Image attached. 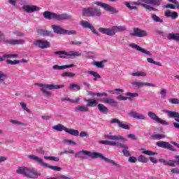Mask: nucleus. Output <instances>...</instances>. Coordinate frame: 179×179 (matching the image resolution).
Listing matches in <instances>:
<instances>
[{"label":"nucleus","instance_id":"nucleus-1","mask_svg":"<svg viewBox=\"0 0 179 179\" xmlns=\"http://www.w3.org/2000/svg\"><path fill=\"white\" fill-rule=\"evenodd\" d=\"M86 156H88L92 159H101V160H104V162L110 163V164H113V166H115L116 169H121V167H122L121 164L115 162L114 159H110L108 158H106V157H104V155H103V154L100 152H92L90 151L83 150L81 151H78V152L75 153L76 158L85 159H86Z\"/></svg>","mask_w":179,"mask_h":179},{"label":"nucleus","instance_id":"nucleus-2","mask_svg":"<svg viewBox=\"0 0 179 179\" xmlns=\"http://www.w3.org/2000/svg\"><path fill=\"white\" fill-rule=\"evenodd\" d=\"M17 174H22L27 178H38L41 176V173L37 171L36 169H31L26 166H20L16 170Z\"/></svg>","mask_w":179,"mask_h":179},{"label":"nucleus","instance_id":"nucleus-3","mask_svg":"<svg viewBox=\"0 0 179 179\" xmlns=\"http://www.w3.org/2000/svg\"><path fill=\"white\" fill-rule=\"evenodd\" d=\"M35 86H38L41 87V92L47 97L51 96V92L48 90H55L57 89H62L64 87V85H52V84H43V83H35Z\"/></svg>","mask_w":179,"mask_h":179},{"label":"nucleus","instance_id":"nucleus-4","mask_svg":"<svg viewBox=\"0 0 179 179\" xmlns=\"http://www.w3.org/2000/svg\"><path fill=\"white\" fill-rule=\"evenodd\" d=\"M125 30H127V27L125 26H113L110 28H99V33H102V34H106V36H110V37L115 36V33H118V31H125Z\"/></svg>","mask_w":179,"mask_h":179},{"label":"nucleus","instance_id":"nucleus-5","mask_svg":"<svg viewBox=\"0 0 179 179\" xmlns=\"http://www.w3.org/2000/svg\"><path fill=\"white\" fill-rule=\"evenodd\" d=\"M102 15L101 10L96 7H87L83 9V15L87 17H100Z\"/></svg>","mask_w":179,"mask_h":179},{"label":"nucleus","instance_id":"nucleus-6","mask_svg":"<svg viewBox=\"0 0 179 179\" xmlns=\"http://www.w3.org/2000/svg\"><path fill=\"white\" fill-rule=\"evenodd\" d=\"M43 17L45 19H48V20H51V19H55V20H66V19H69V17L66 14H60L58 15L55 13H51L50 11H45L43 13Z\"/></svg>","mask_w":179,"mask_h":179},{"label":"nucleus","instance_id":"nucleus-7","mask_svg":"<svg viewBox=\"0 0 179 179\" xmlns=\"http://www.w3.org/2000/svg\"><path fill=\"white\" fill-rule=\"evenodd\" d=\"M52 129H55V131H57L58 132H62V131H64V132H66L73 136H79V131L65 127L64 124H56L52 127Z\"/></svg>","mask_w":179,"mask_h":179},{"label":"nucleus","instance_id":"nucleus-8","mask_svg":"<svg viewBox=\"0 0 179 179\" xmlns=\"http://www.w3.org/2000/svg\"><path fill=\"white\" fill-rule=\"evenodd\" d=\"M3 43L6 45H18L19 44H24V41L23 40H16V39H5V35L1 34L0 32V43Z\"/></svg>","mask_w":179,"mask_h":179},{"label":"nucleus","instance_id":"nucleus-9","mask_svg":"<svg viewBox=\"0 0 179 179\" xmlns=\"http://www.w3.org/2000/svg\"><path fill=\"white\" fill-rule=\"evenodd\" d=\"M92 5H97V6L103 8V9H104V10H106L107 12H112V13H118V10L115 9V8L101 1H94L92 2Z\"/></svg>","mask_w":179,"mask_h":179},{"label":"nucleus","instance_id":"nucleus-10","mask_svg":"<svg viewBox=\"0 0 179 179\" xmlns=\"http://www.w3.org/2000/svg\"><path fill=\"white\" fill-rule=\"evenodd\" d=\"M148 115L151 120H153V121H156V122H159V124H162V125H169V122H166L164 120H162L156 113L150 111L148 113Z\"/></svg>","mask_w":179,"mask_h":179},{"label":"nucleus","instance_id":"nucleus-11","mask_svg":"<svg viewBox=\"0 0 179 179\" xmlns=\"http://www.w3.org/2000/svg\"><path fill=\"white\" fill-rule=\"evenodd\" d=\"M80 25L82 27H84V29H90L91 31H92V33L96 36H100V33H99V31H97L93 25H92V24H90V22L88 21L82 20L80 22Z\"/></svg>","mask_w":179,"mask_h":179},{"label":"nucleus","instance_id":"nucleus-12","mask_svg":"<svg viewBox=\"0 0 179 179\" xmlns=\"http://www.w3.org/2000/svg\"><path fill=\"white\" fill-rule=\"evenodd\" d=\"M130 34L134 37H146V36H148V32L139 28H134L133 33Z\"/></svg>","mask_w":179,"mask_h":179},{"label":"nucleus","instance_id":"nucleus-13","mask_svg":"<svg viewBox=\"0 0 179 179\" xmlns=\"http://www.w3.org/2000/svg\"><path fill=\"white\" fill-rule=\"evenodd\" d=\"M157 146L162 148L163 149H169V150H171L172 152H176V148H174L171 144H169V142L157 141Z\"/></svg>","mask_w":179,"mask_h":179},{"label":"nucleus","instance_id":"nucleus-14","mask_svg":"<svg viewBox=\"0 0 179 179\" xmlns=\"http://www.w3.org/2000/svg\"><path fill=\"white\" fill-rule=\"evenodd\" d=\"M34 45L44 50L45 48H50V44L48 41L37 40L34 43Z\"/></svg>","mask_w":179,"mask_h":179},{"label":"nucleus","instance_id":"nucleus-15","mask_svg":"<svg viewBox=\"0 0 179 179\" xmlns=\"http://www.w3.org/2000/svg\"><path fill=\"white\" fill-rule=\"evenodd\" d=\"M129 47H131V48H134V50H136V51L143 52V54H145L146 55H150V57H152V53H150V52L146 50L143 48H141V46L136 45V43H131L129 45Z\"/></svg>","mask_w":179,"mask_h":179},{"label":"nucleus","instance_id":"nucleus-16","mask_svg":"<svg viewBox=\"0 0 179 179\" xmlns=\"http://www.w3.org/2000/svg\"><path fill=\"white\" fill-rule=\"evenodd\" d=\"M132 86L136 87V89H141V87H143V86H148L150 87H155V84H152L150 83H143L141 81H134L131 83Z\"/></svg>","mask_w":179,"mask_h":179},{"label":"nucleus","instance_id":"nucleus-17","mask_svg":"<svg viewBox=\"0 0 179 179\" xmlns=\"http://www.w3.org/2000/svg\"><path fill=\"white\" fill-rule=\"evenodd\" d=\"M105 139L108 141H126L125 138L122 136L113 135V133L110 132L108 134L104 135Z\"/></svg>","mask_w":179,"mask_h":179},{"label":"nucleus","instance_id":"nucleus-18","mask_svg":"<svg viewBox=\"0 0 179 179\" xmlns=\"http://www.w3.org/2000/svg\"><path fill=\"white\" fill-rule=\"evenodd\" d=\"M55 54L56 55H68L70 57H80V55H82V53L73 51L69 52V53L66 51H56L55 52Z\"/></svg>","mask_w":179,"mask_h":179},{"label":"nucleus","instance_id":"nucleus-19","mask_svg":"<svg viewBox=\"0 0 179 179\" xmlns=\"http://www.w3.org/2000/svg\"><path fill=\"white\" fill-rule=\"evenodd\" d=\"M99 143L101 145H108L109 146H116L117 148H124V145H122L120 142L111 141H100Z\"/></svg>","mask_w":179,"mask_h":179},{"label":"nucleus","instance_id":"nucleus-20","mask_svg":"<svg viewBox=\"0 0 179 179\" xmlns=\"http://www.w3.org/2000/svg\"><path fill=\"white\" fill-rule=\"evenodd\" d=\"M37 34L38 36H41L42 37H53L54 33L51 31L45 30V29H38Z\"/></svg>","mask_w":179,"mask_h":179},{"label":"nucleus","instance_id":"nucleus-21","mask_svg":"<svg viewBox=\"0 0 179 179\" xmlns=\"http://www.w3.org/2000/svg\"><path fill=\"white\" fill-rule=\"evenodd\" d=\"M117 124L119 125V128H122V129H130L131 127L128 124H125L122 123V122L120 121L118 119H111L110 124Z\"/></svg>","mask_w":179,"mask_h":179},{"label":"nucleus","instance_id":"nucleus-22","mask_svg":"<svg viewBox=\"0 0 179 179\" xmlns=\"http://www.w3.org/2000/svg\"><path fill=\"white\" fill-rule=\"evenodd\" d=\"M162 111L163 113H166V114L168 115V117H169L170 118H175V121H176V122H179L178 113L167 110H164Z\"/></svg>","mask_w":179,"mask_h":179},{"label":"nucleus","instance_id":"nucleus-23","mask_svg":"<svg viewBox=\"0 0 179 179\" xmlns=\"http://www.w3.org/2000/svg\"><path fill=\"white\" fill-rule=\"evenodd\" d=\"M128 115H129V117H131L132 118H136L137 120H145V115L132 110H130L128 113Z\"/></svg>","mask_w":179,"mask_h":179},{"label":"nucleus","instance_id":"nucleus-24","mask_svg":"<svg viewBox=\"0 0 179 179\" xmlns=\"http://www.w3.org/2000/svg\"><path fill=\"white\" fill-rule=\"evenodd\" d=\"M164 15L166 17H171V19H173V20H176V19L178 18V13L173 11L171 13V11H170V10H167L165 11L164 13Z\"/></svg>","mask_w":179,"mask_h":179},{"label":"nucleus","instance_id":"nucleus-25","mask_svg":"<svg viewBox=\"0 0 179 179\" xmlns=\"http://www.w3.org/2000/svg\"><path fill=\"white\" fill-rule=\"evenodd\" d=\"M29 158L31 159V160H34V162H37L42 167H45L47 166V163H45L43 159L36 155H29Z\"/></svg>","mask_w":179,"mask_h":179},{"label":"nucleus","instance_id":"nucleus-26","mask_svg":"<svg viewBox=\"0 0 179 179\" xmlns=\"http://www.w3.org/2000/svg\"><path fill=\"white\" fill-rule=\"evenodd\" d=\"M131 5H137V6H143V8H145L146 10H154L156 11L157 9L155 8L153 6L145 4V3H141L139 2H133Z\"/></svg>","mask_w":179,"mask_h":179},{"label":"nucleus","instance_id":"nucleus-27","mask_svg":"<svg viewBox=\"0 0 179 179\" xmlns=\"http://www.w3.org/2000/svg\"><path fill=\"white\" fill-rule=\"evenodd\" d=\"M52 29H53L54 33H56V34H65V29L64 28L61 27L58 25H52Z\"/></svg>","mask_w":179,"mask_h":179},{"label":"nucleus","instance_id":"nucleus-28","mask_svg":"<svg viewBox=\"0 0 179 179\" xmlns=\"http://www.w3.org/2000/svg\"><path fill=\"white\" fill-rule=\"evenodd\" d=\"M73 64H66L64 66H59L58 64L54 65L52 66V69L55 71H64V69H66L68 68H73Z\"/></svg>","mask_w":179,"mask_h":179},{"label":"nucleus","instance_id":"nucleus-29","mask_svg":"<svg viewBox=\"0 0 179 179\" xmlns=\"http://www.w3.org/2000/svg\"><path fill=\"white\" fill-rule=\"evenodd\" d=\"M168 40H173L175 41H179V33H171L166 35Z\"/></svg>","mask_w":179,"mask_h":179},{"label":"nucleus","instance_id":"nucleus-30","mask_svg":"<svg viewBox=\"0 0 179 179\" xmlns=\"http://www.w3.org/2000/svg\"><path fill=\"white\" fill-rule=\"evenodd\" d=\"M121 145H122L124 147H117V148H121L122 149H123L122 153H123L124 156L125 157H131V153L129 152V151H128V150L129 149L128 145H127V144H122V143H121Z\"/></svg>","mask_w":179,"mask_h":179},{"label":"nucleus","instance_id":"nucleus-31","mask_svg":"<svg viewBox=\"0 0 179 179\" xmlns=\"http://www.w3.org/2000/svg\"><path fill=\"white\" fill-rule=\"evenodd\" d=\"M98 110H99L100 113H103V114H108V108L104 106L103 103H99L97 106Z\"/></svg>","mask_w":179,"mask_h":179},{"label":"nucleus","instance_id":"nucleus-32","mask_svg":"<svg viewBox=\"0 0 179 179\" xmlns=\"http://www.w3.org/2000/svg\"><path fill=\"white\" fill-rule=\"evenodd\" d=\"M85 101L87 107H94L99 104V101L94 99H86Z\"/></svg>","mask_w":179,"mask_h":179},{"label":"nucleus","instance_id":"nucleus-33","mask_svg":"<svg viewBox=\"0 0 179 179\" xmlns=\"http://www.w3.org/2000/svg\"><path fill=\"white\" fill-rule=\"evenodd\" d=\"M23 9L25 10L28 13H33L37 10V6H25L23 7Z\"/></svg>","mask_w":179,"mask_h":179},{"label":"nucleus","instance_id":"nucleus-34","mask_svg":"<svg viewBox=\"0 0 179 179\" xmlns=\"http://www.w3.org/2000/svg\"><path fill=\"white\" fill-rule=\"evenodd\" d=\"M141 1L148 5H155V6H159V5H160V1L159 0H141Z\"/></svg>","mask_w":179,"mask_h":179},{"label":"nucleus","instance_id":"nucleus-35","mask_svg":"<svg viewBox=\"0 0 179 179\" xmlns=\"http://www.w3.org/2000/svg\"><path fill=\"white\" fill-rule=\"evenodd\" d=\"M80 101V99L76 98L75 99H71L70 98H62V101H69L70 103H72L73 104H78L79 101Z\"/></svg>","mask_w":179,"mask_h":179},{"label":"nucleus","instance_id":"nucleus-36","mask_svg":"<svg viewBox=\"0 0 179 179\" xmlns=\"http://www.w3.org/2000/svg\"><path fill=\"white\" fill-rule=\"evenodd\" d=\"M88 73L89 75H92V76H94V80L95 82L97 81V79H101V76H100V74H99L96 71H88Z\"/></svg>","mask_w":179,"mask_h":179},{"label":"nucleus","instance_id":"nucleus-37","mask_svg":"<svg viewBox=\"0 0 179 179\" xmlns=\"http://www.w3.org/2000/svg\"><path fill=\"white\" fill-rule=\"evenodd\" d=\"M141 150L144 155H147V156H155L157 155V152H155L153 151L148 150L145 148H141Z\"/></svg>","mask_w":179,"mask_h":179},{"label":"nucleus","instance_id":"nucleus-38","mask_svg":"<svg viewBox=\"0 0 179 179\" xmlns=\"http://www.w3.org/2000/svg\"><path fill=\"white\" fill-rule=\"evenodd\" d=\"M102 101L105 103V104H117V101L111 98L103 99Z\"/></svg>","mask_w":179,"mask_h":179},{"label":"nucleus","instance_id":"nucleus-39","mask_svg":"<svg viewBox=\"0 0 179 179\" xmlns=\"http://www.w3.org/2000/svg\"><path fill=\"white\" fill-rule=\"evenodd\" d=\"M46 169H50L51 170H53V171H61V167L57 166H51L48 165V164H46V166H45Z\"/></svg>","mask_w":179,"mask_h":179},{"label":"nucleus","instance_id":"nucleus-40","mask_svg":"<svg viewBox=\"0 0 179 179\" xmlns=\"http://www.w3.org/2000/svg\"><path fill=\"white\" fill-rule=\"evenodd\" d=\"M75 111L76 113H78L79 111H80L81 113H85L89 111V109L83 106H80L76 108Z\"/></svg>","mask_w":179,"mask_h":179},{"label":"nucleus","instance_id":"nucleus-41","mask_svg":"<svg viewBox=\"0 0 179 179\" xmlns=\"http://www.w3.org/2000/svg\"><path fill=\"white\" fill-rule=\"evenodd\" d=\"M17 57H19V55L16 54L4 55L0 57V61H3V58H17Z\"/></svg>","mask_w":179,"mask_h":179},{"label":"nucleus","instance_id":"nucleus-42","mask_svg":"<svg viewBox=\"0 0 179 179\" xmlns=\"http://www.w3.org/2000/svg\"><path fill=\"white\" fill-rule=\"evenodd\" d=\"M131 75L133 76H143V77H145V76H148V73L145 71H137L136 73H132Z\"/></svg>","mask_w":179,"mask_h":179},{"label":"nucleus","instance_id":"nucleus-43","mask_svg":"<svg viewBox=\"0 0 179 179\" xmlns=\"http://www.w3.org/2000/svg\"><path fill=\"white\" fill-rule=\"evenodd\" d=\"M62 78H74L75 73L71 72H64L61 74Z\"/></svg>","mask_w":179,"mask_h":179},{"label":"nucleus","instance_id":"nucleus-44","mask_svg":"<svg viewBox=\"0 0 179 179\" xmlns=\"http://www.w3.org/2000/svg\"><path fill=\"white\" fill-rule=\"evenodd\" d=\"M138 161L140 162V163H148V162H149V159L143 155H139Z\"/></svg>","mask_w":179,"mask_h":179},{"label":"nucleus","instance_id":"nucleus-45","mask_svg":"<svg viewBox=\"0 0 179 179\" xmlns=\"http://www.w3.org/2000/svg\"><path fill=\"white\" fill-rule=\"evenodd\" d=\"M151 138L152 139H164V138H166V135L164 134H154L151 136Z\"/></svg>","mask_w":179,"mask_h":179},{"label":"nucleus","instance_id":"nucleus-46","mask_svg":"<svg viewBox=\"0 0 179 179\" xmlns=\"http://www.w3.org/2000/svg\"><path fill=\"white\" fill-rule=\"evenodd\" d=\"M67 34L68 36H75L77 34L76 31L75 30H66L64 29V35Z\"/></svg>","mask_w":179,"mask_h":179},{"label":"nucleus","instance_id":"nucleus-47","mask_svg":"<svg viewBox=\"0 0 179 179\" xmlns=\"http://www.w3.org/2000/svg\"><path fill=\"white\" fill-rule=\"evenodd\" d=\"M20 106H22L23 110H24V111H27V113H28V114H31V111L30 110V109L27 108V105H26L24 102H20Z\"/></svg>","mask_w":179,"mask_h":179},{"label":"nucleus","instance_id":"nucleus-48","mask_svg":"<svg viewBox=\"0 0 179 179\" xmlns=\"http://www.w3.org/2000/svg\"><path fill=\"white\" fill-rule=\"evenodd\" d=\"M6 64H9L10 65H17V64H20V60H10L7 59L6 60Z\"/></svg>","mask_w":179,"mask_h":179},{"label":"nucleus","instance_id":"nucleus-49","mask_svg":"<svg viewBox=\"0 0 179 179\" xmlns=\"http://www.w3.org/2000/svg\"><path fill=\"white\" fill-rule=\"evenodd\" d=\"M44 159H45V160H52V162H59V158L58 157H44Z\"/></svg>","mask_w":179,"mask_h":179},{"label":"nucleus","instance_id":"nucleus-50","mask_svg":"<svg viewBox=\"0 0 179 179\" xmlns=\"http://www.w3.org/2000/svg\"><path fill=\"white\" fill-rule=\"evenodd\" d=\"M151 17L154 22H158L159 23H163V20L160 19V17H159V16L156 15L155 14H153L151 16Z\"/></svg>","mask_w":179,"mask_h":179},{"label":"nucleus","instance_id":"nucleus-51","mask_svg":"<svg viewBox=\"0 0 179 179\" xmlns=\"http://www.w3.org/2000/svg\"><path fill=\"white\" fill-rule=\"evenodd\" d=\"M104 62H106V60H103L102 62H95L94 63V65H95V66H97V68L103 69V68H104V65H103V64H104Z\"/></svg>","mask_w":179,"mask_h":179},{"label":"nucleus","instance_id":"nucleus-52","mask_svg":"<svg viewBox=\"0 0 179 179\" xmlns=\"http://www.w3.org/2000/svg\"><path fill=\"white\" fill-rule=\"evenodd\" d=\"M169 103L171 104H179V99L178 98H173L169 99Z\"/></svg>","mask_w":179,"mask_h":179},{"label":"nucleus","instance_id":"nucleus-53","mask_svg":"<svg viewBox=\"0 0 179 179\" xmlns=\"http://www.w3.org/2000/svg\"><path fill=\"white\" fill-rule=\"evenodd\" d=\"M136 162H138V159L135 157H129L128 159L129 163H136Z\"/></svg>","mask_w":179,"mask_h":179},{"label":"nucleus","instance_id":"nucleus-54","mask_svg":"<svg viewBox=\"0 0 179 179\" xmlns=\"http://www.w3.org/2000/svg\"><path fill=\"white\" fill-rule=\"evenodd\" d=\"M126 96H128V97H138V96H139V94L127 92L126 94Z\"/></svg>","mask_w":179,"mask_h":179},{"label":"nucleus","instance_id":"nucleus-55","mask_svg":"<svg viewBox=\"0 0 179 179\" xmlns=\"http://www.w3.org/2000/svg\"><path fill=\"white\" fill-rule=\"evenodd\" d=\"M170 167H176V161L174 160H169L168 161V165Z\"/></svg>","mask_w":179,"mask_h":179},{"label":"nucleus","instance_id":"nucleus-56","mask_svg":"<svg viewBox=\"0 0 179 179\" xmlns=\"http://www.w3.org/2000/svg\"><path fill=\"white\" fill-rule=\"evenodd\" d=\"M176 5V6H175ZM171 4V3H168L166 6V8H169V9H177V5L176 4Z\"/></svg>","mask_w":179,"mask_h":179},{"label":"nucleus","instance_id":"nucleus-57","mask_svg":"<svg viewBox=\"0 0 179 179\" xmlns=\"http://www.w3.org/2000/svg\"><path fill=\"white\" fill-rule=\"evenodd\" d=\"M74 87H76V89H78V90H80V87L76 84H71L70 85V89L71 90H72V89H74Z\"/></svg>","mask_w":179,"mask_h":179},{"label":"nucleus","instance_id":"nucleus-58","mask_svg":"<svg viewBox=\"0 0 179 179\" xmlns=\"http://www.w3.org/2000/svg\"><path fill=\"white\" fill-rule=\"evenodd\" d=\"M14 34L16 35L17 37H23L24 34L19 31H16L14 32Z\"/></svg>","mask_w":179,"mask_h":179},{"label":"nucleus","instance_id":"nucleus-59","mask_svg":"<svg viewBox=\"0 0 179 179\" xmlns=\"http://www.w3.org/2000/svg\"><path fill=\"white\" fill-rule=\"evenodd\" d=\"M127 138H130L131 139H133L134 141L138 140V137L135 136L134 134H130L127 135Z\"/></svg>","mask_w":179,"mask_h":179},{"label":"nucleus","instance_id":"nucleus-60","mask_svg":"<svg viewBox=\"0 0 179 179\" xmlns=\"http://www.w3.org/2000/svg\"><path fill=\"white\" fill-rule=\"evenodd\" d=\"M79 135L81 138H87L89 136V134L86 131H81Z\"/></svg>","mask_w":179,"mask_h":179},{"label":"nucleus","instance_id":"nucleus-61","mask_svg":"<svg viewBox=\"0 0 179 179\" xmlns=\"http://www.w3.org/2000/svg\"><path fill=\"white\" fill-rule=\"evenodd\" d=\"M36 152H37V153H40L41 155H44V153H45V152L44 151V150L41 147L36 149Z\"/></svg>","mask_w":179,"mask_h":179},{"label":"nucleus","instance_id":"nucleus-62","mask_svg":"<svg viewBox=\"0 0 179 179\" xmlns=\"http://www.w3.org/2000/svg\"><path fill=\"white\" fill-rule=\"evenodd\" d=\"M169 2H172V3H174L176 5L177 9H179V3L177 0H168Z\"/></svg>","mask_w":179,"mask_h":179},{"label":"nucleus","instance_id":"nucleus-63","mask_svg":"<svg viewBox=\"0 0 179 179\" xmlns=\"http://www.w3.org/2000/svg\"><path fill=\"white\" fill-rule=\"evenodd\" d=\"M117 99H118V100H123V101H125V100H128V99H131V98L127 97V96H122V95H120L119 96H117Z\"/></svg>","mask_w":179,"mask_h":179},{"label":"nucleus","instance_id":"nucleus-64","mask_svg":"<svg viewBox=\"0 0 179 179\" xmlns=\"http://www.w3.org/2000/svg\"><path fill=\"white\" fill-rule=\"evenodd\" d=\"M171 172H172L173 174H179V169L178 168H174L171 170Z\"/></svg>","mask_w":179,"mask_h":179}]
</instances>
